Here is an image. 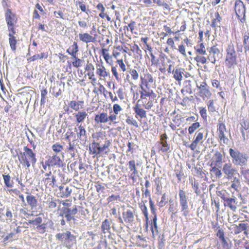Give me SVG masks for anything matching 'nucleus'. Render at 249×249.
I'll return each mask as SVG.
<instances>
[{"label": "nucleus", "instance_id": "nucleus-20", "mask_svg": "<svg viewBox=\"0 0 249 249\" xmlns=\"http://www.w3.org/2000/svg\"><path fill=\"white\" fill-rule=\"evenodd\" d=\"M222 170L229 179H231L236 174H238L237 171L233 167L232 164L230 162L224 164Z\"/></svg>", "mask_w": 249, "mask_h": 249}, {"label": "nucleus", "instance_id": "nucleus-62", "mask_svg": "<svg viewBox=\"0 0 249 249\" xmlns=\"http://www.w3.org/2000/svg\"><path fill=\"white\" fill-rule=\"evenodd\" d=\"M212 159L223 162V156L219 151H216Z\"/></svg>", "mask_w": 249, "mask_h": 249}, {"label": "nucleus", "instance_id": "nucleus-61", "mask_svg": "<svg viewBox=\"0 0 249 249\" xmlns=\"http://www.w3.org/2000/svg\"><path fill=\"white\" fill-rule=\"evenodd\" d=\"M240 181L238 178H235L231 186V188L235 191H237L239 188Z\"/></svg>", "mask_w": 249, "mask_h": 249}, {"label": "nucleus", "instance_id": "nucleus-13", "mask_svg": "<svg viewBox=\"0 0 249 249\" xmlns=\"http://www.w3.org/2000/svg\"><path fill=\"white\" fill-rule=\"evenodd\" d=\"M96 74L100 80H105L110 77L109 70L104 64L103 61L100 59L99 62L96 63Z\"/></svg>", "mask_w": 249, "mask_h": 249}, {"label": "nucleus", "instance_id": "nucleus-57", "mask_svg": "<svg viewBox=\"0 0 249 249\" xmlns=\"http://www.w3.org/2000/svg\"><path fill=\"white\" fill-rule=\"evenodd\" d=\"M160 144L161 145L160 150L162 153H166L169 150L170 145L168 144L167 141L160 142Z\"/></svg>", "mask_w": 249, "mask_h": 249}, {"label": "nucleus", "instance_id": "nucleus-41", "mask_svg": "<svg viewBox=\"0 0 249 249\" xmlns=\"http://www.w3.org/2000/svg\"><path fill=\"white\" fill-rule=\"evenodd\" d=\"M157 216H154L153 222L151 224L150 229L152 233V237L155 238V235L158 233V226L157 223Z\"/></svg>", "mask_w": 249, "mask_h": 249}, {"label": "nucleus", "instance_id": "nucleus-34", "mask_svg": "<svg viewBox=\"0 0 249 249\" xmlns=\"http://www.w3.org/2000/svg\"><path fill=\"white\" fill-rule=\"evenodd\" d=\"M240 131L243 139L245 140L246 139L245 131L249 130V121L248 119H243L240 122Z\"/></svg>", "mask_w": 249, "mask_h": 249}, {"label": "nucleus", "instance_id": "nucleus-10", "mask_svg": "<svg viewBox=\"0 0 249 249\" xmlns=\"http://www.w3.org/2000/svg\"><path fill=\"white\" fill-rule=\"evenodd\" d=\"M135 216L136 209L131 206H128L127 208L123 210V219L120 218V222H124L126 224L132 226L135 223Z\"/></svg>", "mask_w": 249, "mask_h": 249}, {"label": "nucleus", "instance_id": "nucleus-25", "mask_svg": "<svg viewBox=\"0 0 249 249\" xmlns=\"http://www.w3.org/2000/svg\"><path fill=\"white\" fill-rule=\"evenodd\" d=\"M100 54L103 56L106 64L112 66L113 63V54H110L108 49L102 48L100 51Z\"/></svg>", "mask_w": 249, "mask_h": 249}, {"label": "nucleus", "instance_id": "nucleus-4", "mask_svg": "<svg viewBox=\"0 0 249 249\" xmlns=\"http://www.w3.org/2000/svg\"><path fill=\"white\" fill-rule=\"evenodd\" d=\"M5 21L8 31L9 42L11 49L15 52L18 42V35L16 30V24L18 22V18L16 14L13 13L11 9L8 8L5 12Z\"/></svg>", "mask_w": 249, "mask_h": 249}, {"label": "nucleus", "instance_id": "nucleus-17", "mask_svg": "<svg viewBox=\"0 0 249 249\" xmlns=\"http://www.w3.org/2000/svg\"><path fill=\"white\" fill-rule=\"evenodd\" d=\"M116 120L115 115H108L106 112H101L95 115L94 121L97 124H106L109 122V124H111Z\"/></svg>", "mask_w": 249, "mask_h": 249}, {"label": "nucleus", "instance_id": "nucleus-53", "mask_svg": "<svg viewBox=\"0 0 249 249\" xmlns=\"http://www.w3.org/2000/svg\"><path fill=\"white\" fill-rule=\"evenodd\" d=\"M200 126V123L198 122H195L192 124L188 127V133L189 134H193L194 132H195L197 129H198Z\"/></svg>", "mask_w": 249, "mask_h": 249}, {"label": "nucleus", "instance_id": "nucleus-18", "mask_svg": "<svg viewBox=\"0 0 249 249\" xmlns=\"http://www.w3.org/2000/svg\"><path fill=\"white\" fill-rule=\"evenodd\" d=\"M196 87L198 89V96L203 100H205V98H210L211 97L212 93L206 82L204 81L201 83L200 85H197Z\"/></svg>", "mask_w": 249, "mask_h": 249}, {"label": "nucleus", "instance_id": "nucleus-8", "mask_svg": "<svg viewBox=\"0 0 249 249\" xmlns=\"http://www.w3.org/2000/svg\"><path fill=\"white\" fill-rule=\"evenodd\" d=\"M140 80L141 90H151L150 89L151 85L155 84L153 75L148 71L147 69H143V73L140 76Z\"/></svg>", "mask_w": 249, "mask_h": 249}, {"label": "nucleus", "instance_id": "nucleus-56", "mask_svg": "<svg viewBox=\"0 0 249 249\" xmlns=\"http://www.w3.org/2000/svg\"><path fill=\"white\" fill-rule=\"evenodd\" d=\"M129 73L131 75V79L134 81H136L138 79L139 74L137 71L135 69H130L129 71Z\"/></svg>", "mask_w": 249, "mask_h": 249}, {"label": "nucleus", "instance_id": "nucleus-40", "mask_svg": "<svg viewBox=\"0 0 249 249\" xmlns=\"http://www.w3.org/2000/svg\"><path fill=\"white\" fill-rule=\"evenodd\" d=\"M172 121L173 123H171L169 126L172 130H176L177 127L179 126L181 124V118L177 115L174 117Z\"/></svg>", "mask_w": 249, "mask_h": 249}, {"label": "nucleus", "instance_id": "nucleus-16", "mask_svg": "<svg viewBox=\"0 0 249 249\" xmlns=\"http://www.w3.org/2000/svg\"><path fill=\"white\" fill-rule=\"evenodd\" d=\"M229 154L232 158V162L235 165H243L247 161L245 155L239 151H235L232 148L229 149Z\"/></svg>", "mask_w": 249, "mask_h": 249}, {"label": "nucleus", "instance_id": "nucleus-29", "mask_svg": "<svg viewBox=\"0 0 249 249\" xmlns=\"http://www.w3.org/2000/svg\"><path fill=\"white\" fill-rule=\"evenodd\" d=\"M79 38L81 41L86 43L95 42L96 41V37L92 36L88 33L79 34Z\"/></svg>", "mask_w": 249, "mask_h": 249}, {"label": "nucleus", "instance_id": "nucleus-59", "mask_svg": "<svg viewBox=\"0 0 249 249\" xmlns=\"http://www.w3.org/2000/svg\"><path fill=\"white\" fill-rule=\"evenodd\" d=\"M48 93V91L46 89H43L41 90V100H40V104L41 105H44L46 102V95Z\"/></svg>", "mask_w": 249, "mask_h": 249}, {"label": "nucleus", "instance_id": "nucleus-33", "mask_svg": "<svg viewBox=\"0 0 249 249\" xmlns=\"http://www.w3.org/2000/svg\"><path fill=\"white\" fill-rule=\"evenodd\" d=\"M69 107L76 111H79L83 108L84 101H71L69 103Z\"/></svg>", "mask_w": 249, "mask_h": 249}, {"label": "nucleus", "instance_id": "nucleus-42", "mask_svg": "<svg viewBox=\"0 0 249 249\" xmlns=\"http://www.w3.org/2000/svg\"><path fill=\"white\" fill-rule=\"evenodd\" d=\"M101 230L103 233L110 232V223L108 219H106L102 223Z\"/></svg>", "mask_w": 249, "mask_h": 249}, {"label": "nucleus", "instance_id": "nucleus-47", "mask_svg": "<svg viewBox=\"0 0 249 249\" xmlns=\"http://www.w3.org/2000/svg\"><path fill=\"white\" fill-rule=\"evenodd\" d=\"M75 5L77 6H78L82 12H85L87 14L89 12V10L87 8V6L83 0H77L75 2Z\"/></svg>", "mask_w": 249, "mask_h": 249}, {"label": "nucleus", "instance_id": "nucleus-12", "mask_svg": "<svg viewBox=\"0 0 249 249\" xmlns=\"http://www.w3.org/2000/svg\"><path fill=\"white\" fill-rule=\"evenodd\" d=\"M226 132L227 128L226 125L223 120V118H219L218 119V124L217 125L216 131V133L219 142L223 143L224 144L228 143L229 139L226 136Z\"/></svg>", "mask_w": 249, "mask_h": 249}, {"label": "nucleus", "instance_id": "nucleus-28", "mask_svg": "<svg viewBox=\"0 0 249 249\" xmlns=\"http://www.w3.org/2000/svg\"><path fill=\"white\" fill-rule=\"evenodd\" d=\"M59 192L57 194V197L67 198L70 196L72 190L68 186L64 187V186H60L58 187Z\"/></svg>", "mask_w": 249, "mask_h": 249}, {"label": "nucleus", "instance_id": "nucleus-19", "mask_svg": "<svg viewBox=\"0 0 249 249\" xmlns=\"http://www.w3.org/2000/svg\"><path fill=\"white\" fill-rule=\"evenodd\" d=\"M28 194L26 197L27 205L30 208L32 214L36 213V207L38 204V199L36 197L30 193H27Z\"/></svg>", "mask_w": 249, "mask_h": 249}, {"label": "nucleus", "instance_id": "nucleus-64", "mask_svg": "<svg viewBox=\"0 0 249 249\" xmlns=\"http://www.w3.org/2000/svg\"><path fill=\"white\" fill-rule=\"evenodd\" d=\"M117 94L120 100H123L124 99L125 92L124 88H120L117 91Z\"/></svg>", "mask_w": 249, "mask_h": 249}, {"label": "nucleus", "instance_id": "nucleus-26", "mask_svg": "<svg viewBox=\"0 0 249 249\" xmlns=\"http://www.w3.org/2000/svg\"><path fill=\"white\" fill-rule=\"evenodd\" d=\"M216 235L220 240L223 248L224 249H230V245L228 242L226 237L225 236L224 230L222 228L218 229Z\"/></svg>", "mask_w": 249, "mask_h": 249}, {"label": "nucleus", "instance_id": "nucleus-58", "mask_svg": "<svg viewBox=\"0 0 249 249\" xmlns=\"http://www.w3.org/2000/svg\"><path fill=\"white\" fill-rule=\"evenodd\" d=\"M168 211L171 213V218H173L178 213L177 206L173 204H170L168 208Z\"/></svg>", "mask_w": 249, "mask_h": 249}, {"label": "nucleus", "instance_id": "nucleus-5", "mask_svg": "<svg viewBox=\"0 0 249 249\" xmlns=\"http://www.w3.org/2000/svg\"><path fill=\"white\" fill-rule=\"evenodd\" d=\"M238 63V57L234 46L231 43L226 49L223 64L228 71H231L237 67Z\"/></svg>", "mask_w": 249, "mask_h": 249}, {"label": "nucleus", "instance_id": "nucleus-45", "mask_svg": "<svg viewBox=\"0 0 249 249\" xmlns=\"http://www.w3.org/2000/svg\"><path fill=\"white\" fill-rule=\"evenodd\" d=\"M52 149L54 153L53 154L60 155L63 150V146L59 142H56L52 145Z\"/></svg>", "mask_w": 249, "mask_h": 249}, {"label": "nucleus", "instance_id": "nucleus-15", "mask_svg": "<svg viewBox=\"0 0 249 249\" xmlns=\"http://www.w3.org/2000/svg\"><path fill=\"white\" fill-rule=\"evenodd\" d=\"M234 8L238 19L242 23H244L246 21V10L244 2L241 0H235Z\"/></svg>", "mask_w": 249, "mask_h": 249}, {"label": "nucleus", "instance_id": "nucleus-14", "mask_svg": "<svg viewBox=\"0 0 249 249\" xmlns=\"http://www.w3.org/2000/svg\"><path fill=\"white\" fill-rule=\"evenodd\" d=\"M179 198L180 210L182 212V215L183 216L187 217L189 215V208L187 201V196L186 193L183 190H179Z\"/></svg>", "mask_w": 249, "mask_h": 249}, {"label": "nucleus", "instance_id": "nucleus-43", "mask_svg": "<svg viewBox=\"0 0 249 249\" xmlns=\"http://www.w3.org/2000/svg\"><path fill=\"white\" fill-rule=\"evenodd\" d=\"M56 201V199L54 197L49 198L46 202L47 206L46 207V209L47 210H52L55 209L57 206Z\"/></svg>", "mask_w": 249, "mask_h": 249}, {"label": "nucleus", "instance_id": "nucleus-23", "mask_svg": "<svg viewBox=\"0 0 249 249\" xmlns=\"http://www.w3.org/2000/svg\"><path fill=\"white\" fill-rule=\"evenodd\" d=\"M165 58L167 59V62L168 63H172V61L166 57L165 55L158 58V61L154 66L158 68L159 71L162 73H165L166 71V67L167 63L165 61Z\"/></svg>", "mask_w": 249, "mask_h": 249}, {"label": "nucleus", "instance_id": "nucleus-63", "mask_svg": "<svg viewBox=\"0 0 249 249\" xmlns=\"http://www.w3.org/2000/svg\"><path fill=\"white\" fill-rule=\"evenodd\" d=\"M62 93L61 89L58 86H54L52 89V94L55 97H57Z\"/></svg>", "mask_w": 249, "mask_h": 249}, {"label": "nucleus", "instance_id": "nucleus-30", "mask_svg": "<svg viewBox=\"0 0 249 249\" xmlns=\"http://www.w3.org/2000/svg\"><path fill=\"white\" fill-rule=\"evenodd\" d=\"M73 115L75 119L76 123L78 124L84 122L86 118L88 117V113L84 110H80L74 113Z\"/></svg>", "mask_w": 249, "mask_h": 249}, {"label": "nucleus", "instance_id": "nucleus-60", "mask_svg": "<svg viewBox=\"0 0 249 249\" xmlns=\"http://www.w3.org/2000/svg\"><path fill=\"white\" fill-rule=\"evenodd\" d=\"M116 63L119 66L123 72H124L126 71V67L123 59H117Z\"/></svg>", "mask_w": 249, "mask_h": 249}, {"label": "nucleus", "instance_id": "nucleus-36", "mask_svg": "<svg viewBox=\"0 0 249 249\" xmlns=\"http://www.w3.org/2000/svg\"><path fill=\"white\" fill-rule=\"evenodd\" d=\"M77 138L82 140L87 137V132L85 127L81 124L78 125L77 130H75Z\"/></svg>", "mask_w": 249, "mask_h": 249}, {"label": "nucleus", "instance_id": "nucleus-51", "mask_svg": "<svg viewBox=\"0 0 249 249\" xmlns=\"http://www.w3.org/2000/svg\"><path fill=\"white\" fill-rule=\"evenodd\" d=\"M42 220H43L42 217H37L34 219L28 220L26 223L28 225L31 224L34 226H36V227H37V226H38L40 224L42 223Z\"/></svg>", "mask_w": 249, "mask_h": 249}, {"label": "nucleus", "instance_id": "nucleus-3", "mask_svg": "<svg viewBox=\"0 0 249 249\" xmlns=\"http://www.w3.org/2000/svg\"><path fill=\"white\" fill-rule=\"evenodd\" d=\"M140 99L133 107L136 118L142 119L147 117L146 110L151 109L154 106L157 94L153 90H140Z\"/></svg>", "mask_w": 249, "mask_h": 249}, {"label": "nucleus", "instance_id": "nucleus-32", "mask_svg": "<svg viewBox=\"0 0 249 249\" xmlns=\"http://www.w3.org/2000/svg\"><path fill=\"white\" fill-rule=\"evenodd\" d=\"M249 227L247 223H240L238 225H236L234 230V233L237 234L244 231L245 234H248L249 230L248 228Z\"/></svg>", "mask_w": 249, "mask_h": 249}, {"label": "nucleus", "instance_id": "nucleus-48", "mask_svg": "<svg viewBox=\"0 0 249 249\" xmlns=\"http://www.w3.org/2000/svg\"><path fill=\"white\" fill-rule=\"evenodd\" d=\"M73 60L72 62V66L75 68L81 67L83 65V60L79 58L77 56H72Z\"/></svg>", "mask_w": 249, "mask_h": 249}, {"label": "nucleus", "instance_id": "nucleus-44", "mask_svg": "<svg viewBox=\"0 0 249 249\" xmlns=\"http://www.w3.org/2000/svg\"><path fill=\"white\" fill-rule=\"evenodd\" d=\"M93 71L94 70L88 71L87 75L88 76L89 79L90 80V83L92 85L95 86L97 84L98 81Z\"/></svg>", "mask_w": 249, "mask_h": 249}, {"label": "nucleus", "instance_id": "nucleus-31", "mask_svg": "<svg viewBox=\"0 0 249 249\" xmlns=\"http://www.w3.org/2000/svg\"><path fill=\"white\" fill-rule=\"evenodd\" d=\"M64 213H65V217L68 221H71V220L74 219V218L72 215H74L77 213L78 210L77 206L74 205L73 208L71 210L69 208H65L64 209Z\"/></svg>", "mask_w": 249, "mask_h": 249}, {"label": "nucleus", "instance_id": "nucleus-24", "mask_svg": "<svg viewBox=\"0 0 249 249\" xmlns=\"http://www.w3.org/2000/svg\"><path fill=\"white\" fill-rule=\"evenodd\" d=\"M203 139V133L197 131L194 136V140L192 143L188 146L191 150L194 151L198 145L199 142H202Z\"/></svg>", "mask_w": 249, "mask_h": 249}, {"label": "nucleus", "instance_id": "nucleus-9", "mask_svg": "<svg viewBox=\"0 0 249 249\" xmlns=\"http://www.w3.org/2000/svg\"><path fill=\"white\" fill-rule=\"evenodd\" d=\"M63 158V154H62L61 157L58 154H53L52 156H49L45 160V164L43 165V169L45 170L47 167H62L64 164Z\"/></svg>", "mask_w": 249, "mask_h": 249}, {"label": "nucleus", "instance_id": "nucleus-35", "mask_svg": "<svg viewBox=\"0 0 249 249\" xmlns=\"http://www.w3.org/2000/svg\"><path fill=\"white\" fill-rule=\"evenodd\" d=\"M78 52V45L77 42L75 41H74L66 51V52L71 56H77Z\"/></svg>", "mask_w": 249, "mask_h": 249}, {"label": "nucleus", "instance_id": "nucleus-52", "mask_svg": "<svg viewBox=\"0 0 249 249\" xmlns=\"http://www.w3.org/2000/svg\"><path fill=\"white\" fill-rule=\"evenodd\" d=\"M111 71L112 72V74L113 76L114 77L115 79L117 81H119L121 79V77L120 75L119 74L117 69V66H111Z\"/></svg>", "mask_w": 249, "mask_h": 249}, {"label": "nucleus", "instance_id": "nucleus-54", "mask_svg": "<svg viewBox=\"0 0 249 249\" xmlns=\"http://www.w3.org/2000/svg\"><path fill=\"white\" fill-rule=\"evenodd\" d=\"M125 122L127 124L133 125L135 127H138L139 126L137 121L131 116H128L125 120Z\"/></svg>", "mask_w": 249, "mask_h": 249}, {"label": "nucleus", "instance_id": "nucleus-37", "mask_svg": "<svg viewBox=\"0 0 249 249\" xmlns=\"http://www.w3.org/2000/svg\"><path fill=\"white\" fill-rule=\"evenodd\" d=\"M213 19L212 20V23L211 26L213 28H216L219 27V24L221 21L222 18L220 16L218 12H216L214 14V16H212Z\"/></svg>", "mask_w": 249, "mask_h": 249}, {"label": "nucleus", "instance_id": "nucleus-11", "mask_svg": "<svg viewBox=\"0 0 249 249\" xmlns=\"http://www.w3.org/2000/svg\"><path fill=\"white\" fill-rule=\"evenodd\" d=\"M128 168L129 170L128 177L133 182H136L139 177L138 168L141 166L140 161L136 162L134 160H131L127 162Z\"/></svg>", "mask_w": 249, "mask_h": 249}, {"label": "nucleus", "instance_id": "nucleus-46", "mask_svg": "<svg viewBox=\"0 0 249 249\" xmlns=\"http://www.w3.org/2000/svg\"><path fill=\"white\" fill-rule=\"evenodd\" d=\"M3 178L5 187L7 188H12L14 185V182L11 179V177L9 175H3Z\"/></svg>", "mask_w": 249, "mask_h": 249}, {"label": "nucleus", "instance_id": "nucleus-27", "mask_svg": "<svg viewBox=\"0 0 249 249\" xmlns=\"http://www.w3.org/2000/svg\"><path fill=\"white\" fill-rule=\"evenodd\" d=\"M184 71V69L179 67H176L173 70V77L178 83L182 80Z\"/></svg>", "mask_w": 249, "mask_h": 249}, {"label": "nucleus", "instance_id": "nucleus-55", "mask_svg": "<svg viewBox=\"0 0 249 249\" xmlns=\"http://www.w3.org/2000/svg\"><path fill=\"white\" fill-rule=\"evenodd\" d=\"M131 50L132 52L136 54L137 57H138L139 56H140V57H142V51L137 44H134L131 47Z\"/></svg>", "mask_w": 249, "mask_h": 249}, {"label": "nucleus", "instance_id": "nucleus-21", "mask_svg": "<svg viewBox=\"0 0 249 249\" xmlns=\"http://www.w3.org/2000/svg\"><path fill=\"white\" fill-rule=\"evenodd\" d=\"M55 182V177L52 175L51 171L46 173L45 177L42 180V183H43L46 188H53Z\"/></svg>", "mask_w": 249, "mask_h": 249}, {"label": "nucleus", "instance_id": "nucleus-2", "mask_svg": "<svg viewBox=\"0 0 249 249\" xmlns=\"http://www.w3.org/2000/svg\"><path fill=\"white\" fill-rule=\"evenodd\" d=\"M194 50L196 53L194 60L197 66L209 62L215 64L220 55V51L216 46L213 45L206 49L204 43L196 44L194 47Z\"/></svg>", "mask_w": 249, "mask_h": 249}, {"label": "nucleus", "instance_id": "nucleus-39", "mask_svg": "<svg viewBox=\"0 0 249 249\" xmlns=\"http://www.w3.org/2000/svg\"><path fill=\"white\" fill-rule=\"evenodd\" d=\"M139 207L142 212V213L143 214L145 218V227L146 228H148V222L149 220L148 218V210L146 206L145 205L144 203H140L139 204Z\"/></svg>", "mask_w": 249, "mask_h": 249}, {"label": "nucleus", "instance_id": "nucleus-22", "mask_svg": "<svg viewBox=\"0 0 249 249\" xmlns=\"http://www.w3.org/2000/svg\"><path fill=\"white\" fill-rule=\"evenodd\" d=\"M224 205L230 209L232 211L235 212L237 208L240 206V203L236 197L233 196L232 197H228L224 202Z\"/></svg>", "mask_w": 249, "mask_h": 249}, {"label": "nucleus", "instance_id": "nucleus-50", "mask_svg": "<svg viewBox=\"0 0 249 249\" xmlns=\"http://www.w3.org/2000/svg\"><path fill=\"white\" fill-rule=\"evenodd\" d=\"M135 28L136 22L135 21L131 20L127 26H124V29L125 30L126 29L128 31L129 29L132 34H137V33L134 31Z\"/></svg>", "mask_w": 249, "mask_h": 249}, {"label": "nucleus", "instance_id": "nucleus-6", "mask_svg": "<svg viewBox=\"0 0 249 249\" xmlns=\"http://www.w3.org/2000/svg\"><path fill=\"white\" fill-rule=\"evenodd\" d=\"M18 158L20 164L26 168H29L31 165L34 166L37 161L36 154L27 146L23 147V152L18 155Z\"/></svg>", "mask_w": 249, "mask_h": 249}, {"label": "nucleus", "instance_id": "nucleus-49", "mask_svg": "<svg viewBox=\"0 0 249 249\" xmlns=\"http://www.w3.org/2000/svg\"><path fill=\"white\" fill-rule=\"evenodd\" d=\"M243 46L245 53L249 51V34H246L243 37Z\"/></svg>", "mask_w": 249, "mask_h": 249}, {"label": "nucleus", "instance_id": "nucleus-1", "mask_svg": "<svg viewBox=\"0 0 249 249\" xmlns=\"http://www.w3.org/2000/svg\"><path fill=\"white\" fill-rule=\"evenodd\" d=\"M91 136L93 141L89 145V154L93 158L108 155L111 142L107 139L106 132L99 131L93 133Z\"/></svg>", "mask_w": 249, "mask_h": 249}, {"label": "nucleus", "instance_id": "nucleus-38", "mask_svg": "<svg viewBox=\"0 0 249 249\" xmlns=\"http://www.w3.org/2000/svg\"><path fill=\"white\" fill-rule=\"evenodd\" d=\"M221 168L218 167H211L210 172L211 176L214 177L216 178H220L222 175V173L220 169Z\"/></svg>", "mask_w": 249, "mask_h": 249}, {"label": "nucleus", "instance_id": "nucleus-7", "mask_svg": "<svg viewBox=\"0 0 249 249\" xmlns=\"http://www.w3.org/2000/svg\"><path fill=\"white\" fill-rule=\"evenodd\" d=\"M55 237L68 249H70L76 243V236L69 231L64 233H58L56 234Z\"/></svg>", "mask_w": 249, "mask_h": 249}]
</instances>
